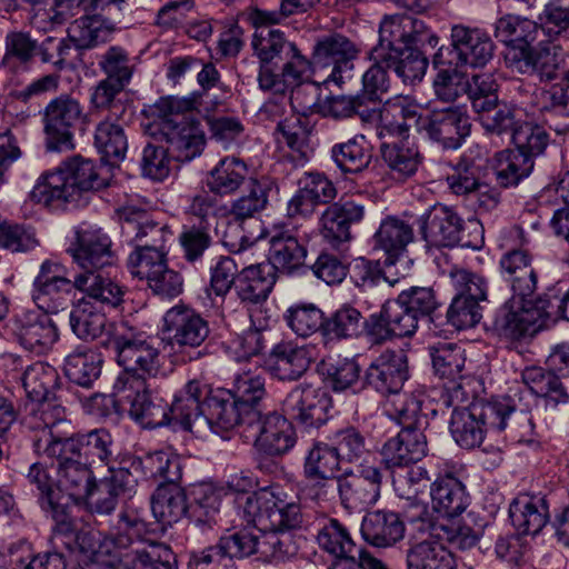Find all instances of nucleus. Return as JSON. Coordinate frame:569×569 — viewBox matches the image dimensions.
<instances>
[{
    "instance_id": "603ef678",
    "label": "nucleus",
    "mask_w": 569,
    "mask_h": 569,
    "mask_svg": "<svg viewBox=\"0 0 569 569\" xmlns=\"http://www.w3.org/2000/svg\"><path fill=\"white\" fill-rule=\"evenodd\" d=\"M409 16L392 14L386 17L379 27L378 44L371 49V59L373 61H383L390 59V54L402 49L408 32Z\"/></svg>"
},
{
    "instance_id": "338daca9",
    "label": "nucleus",
    "mask_w": 569,
    "mask_h": 569,
    "mask_svg": "<svg viewBox=\"0 0 569 569\" xmlns=\"http://www.w3.org/2000/svg\"><path fill=\"white\" fill-rule=\"evenodd\" d=\"M380 150L385 163L395 178L407 179L418 170L420 153L416 147L398 142H383Z\"/></svg>"
},
{
    "instance_id": "72a5a7b5",
    "label": "nucleus",
    "mask_w": 569,
    "mask_h": 569,
    "mask_svg": "<svg viewBox=\"0 0 569 569\" xmlns=\"http://www.w3.org/2000/svg\"><path fill=\"white\" fill-rule=\"evenodd\" d=\"M269 262L273 272L280 270L292 273L298 270L307 258V243L293 230L276 231L269 240Z\"/></svg>"
},
{
    "instance_id": "bb28decb",
    "label": "nucleus",
    "mask_w": 569,
    "mask_h": 569,
    "mask_svg": "<svg viewBox=\"0 0 569 569\" xmlns=\"http://www.w3.org/2000/svg\"><path fill=\"white\" fill-rule=\"evenodd\" d=\"M499 267L512 297L522 301L531 298L538 286V272L532 266V256L525 249H512L502 254Z\"/></svg>"
},
{
    "instance_id": "f257e3e1",
    "label": "nucleus",
    "mask_w": 569,
    "mask_h": 569,
    "mask_svg": "<svg viewBox=\"0 0 569 569\" xmlns=\"http://www.w3.org/2000/svg\"><path fill=\"white\" fill-rule=\"evenodd\" d=\"M196 97H162L151 108L161 119L160 133L168 143L167 150L178 161H190L198 157L206 144L200 122L188 114L196 109Z\"/></svg>"
},
{
    "instance_id": "dca6fc26",
    "label": "nucleus",
    "mask_w": 569,
    "mask_h": 569,
    "mask_svg": "<svg viewBox=\"0 0 569 569\" xmlns=\"http://www.w3.org/2000/svg\"><path fill=\"white\" fill-rule=\"evenodd\" d=\"M471 122L467 109L459 104L432 108L420 121V131L446 149H458L470 134Z\"/></svg>"
},
{
    "instance_id": "a18cd8bd",
    "label": "nucleus",
    "mask_w": 569,
    "mask_h": 569,
    "mask_svg": "<svg viewBox=\"0 0 569 569\" xmlns=\"http://www.w3.org/2000/svg\"><path fill=\"white\" fill-rule=\"evenodd\" d=\"M274 23L252 24L256 29L252 38V48L260 63L277 67L286 56L293 51L295 43L286 39L279 29H272Z\"/></svg>"
},
{
    "instance_id": "aec40b11",
    "label": "nucleus",
    "mask_w": 569,
    "mask_h": 569,
    "mask_svg": "<svg viewBox=\"0 0 569 569\" xmlns=\"http://www.w3.org/2000/svg\"><path fill=\"white\" fill-rule=\"evenodd\" d=\"M258 538L251 533L239 531L220 538L216 546L200 551H192L188 567L212 566L230 569L236 561L244 559L257 551Z\"/></svg>"
},
{
    "instance_id": "7c9ffc66",
    "label": "nucleus",
    "mask_w": 569,
    "mask_h": 569,
    "mask_svg": "<svg viewBox=\"0 0 569 569\" xmlns=\"http://www.w3.org/2000/svg\"><path fill=\"white\" fill-rule=\"evenodd\" d=\"M7 360L13 365L14 370H22L20 380L29 400L32 402L49 400L59 380L54 367L43 361H36L24 366L23 359L13 353H10Z\"/></svg>"
},
{
    "instance_id": "f8f14e48",
    "label": "nucleus",
    "mask_w": 569,
    "mask_h": 569,
    "mask_svg": "<svg viewBox=\"0 0 569 569\" xmlns=\"http://www.w3.org/2000/svg\"><path fill=\"white\" fill-rule=\"evenodd\" d=\"M317 541L319 547L332 557L335 566H345L349 569H387L372 553L358 548L349 530L337 519L331 518L323 523L318 530Z\"/></svg>"
},
{
    "instance_id": "79ce46f5",
    "label": "nucleus",
    "mask_w": 569,
    "mask_h": 569,
    "mask_svg": "<svg viewBox=\"0 0 569 569\" xmlns=\"http://www.w3.org/2000/svg\"><path fill=\"white\" fill-rule=\"evenodd\" d=\"M154 518L163 526H172L189 516L187 496L179 481L159 483L151 499Z\"/></svg>"
},
{
    "instance_id": "a878e982",
    "label": "nucleus",
    "mask_w": 569,
    "mask_h": 569,
    "mask_svg": "<svg viewBox=\"0 0 569 569\" xmlns=\"http://www.w3.org/2000/svg\"><path fill=\"white\" fill-rule=\"evenodd\" d=\"M363 217L365 207L353 200L330 203L319 218L320 232L328 243L338 248L351 240V226Z\"/></svg>"
},
{
    "instance_id": "393cba45",
    "label": "nucleus",
    "mask_w": 569,
    "mask_h": 569,
    "mask_svg": "<svg viewBox=\"0 0 569 569\" xmlns=\"http://www.w3.org/2000/svg\"><path fill=\"white\" fill-rule=\"evenodd\" d=\"M537 42V47L532 44L526 51L506 52V64L521 74L537 76L540 81L553 80L559 69L560 48L550 41Z\"/></svg>"
},
{
    "instance_id": "13d9d810",
    "label": "nucleus",
    "mask_w": 569,
    "mask_h": 569,
    "mask_svg": "<svg viewBox=\"0 0 569 569\" xmlns=\"http://www.w3.org/2000/svg\"><path fill=\"white\" fill-rule=\"evenodd\" d=\"M94 146L102 160L109 164H116L126 157L128 139L119 123L103 120L96 128Z\"/></svg>"
},
{
    "instance_id": "6e6552de",
    "label": "nucleus",
    "mask_w": 569,
    "mask_h": 569,
    "mask_svg": "<svg viewBox=\"0 0 569 569\" xmlns=\"http://www.w3.org/2000/svg\"><path fill=\"white\" fill-rule=\"evenodd\" d=\"M450 40V48H440L435 54L436 67L483 68L493 58L496 46L482 29L455 24L451 28Z\"/></svg>"
},
{
    "instance_id": "8fccbe9b",
    "label": "nucleus",
    "mask_w": 569,
    "mask_h": 569,
    "mask_svg": "<svg viewBox=\"0 0 569 569\" xmlns=\"http://www.w3.org/2000/svg\"><path fill=\"white\" fill-rule=\"evenodd\" d=\"M61 168L70 187L76 189V197L80 204L84 193L99 190L107 184L106 179L100 176L98 168L90 159L76 156L61 163Z\"/></svg>"
},
{
    "instance_id": "1a4fd4ad",
    "label": "nucleus",
    "mask_w": 569,
    "mask_h": 569,
    "mask_svg": "<svg viewBox=\"0 0 569 569\" xmlns=\"http://www.w3.org/2000/svg\"><path fill=\"white\" fill-rule=\"evenodd\" d=\"M41 114L47 150L60 152L73 149L74 131L86 120L80 101L62 93L51 99Z\"/></svg>"
},
{
    "instance_id": "5fc2aeb1",
    "label": "nucleus",
    "mask_w": 569,
    "mask_h": 569,
    "mask_svg": "<svg viewBox=\"0 0 569 569\" xmlns=\"http://www.w3.org/2000/svg\"><path fill=\"white\" fill-rule=\"evenodd\" d=\"M112 30L98 14L83 16L71 23L68 37L73 47L88 50L109 41Z\"/></svg>"
},
{
    "instance_id": "c9c22d12",
    "label": "nucleus",
    "mask_w": 569,
    "mask_h": 569,
    "mask_svg": "<svg viewBox=\"0 0 569 569\" xmlns=\"http://www.w3.org/2000/svg\"><path fill=\"white\" fill-rule=\"evenodd\" d=\"M276 280L277 276L270 263L248 266L237 276V297L246 305H259L268 299Z\"/></svg>"
},
{
    "instance_id": "7ed1b4c3",
    "label": "nucleus",
    "mask_w": 569,
    "mask_h": 569,
    "mask_svg": "<svg viewBox=\"0 0 569 569\" xmlns=\"http://www.w3.org/2000/svg\"><path fill=\"white\" fill-rule=\"evenodd\" d=\"M452 407L450 432L455 441L466 449L479 447L488 431L505 430L515 410L507 399H476Z\"/></svg>"
},
{
    "instance_id": "423d86ee",
    "label": "nucleus",
    "mask_w": 569,
    "mask_h": 569,
    "mask_svg": "<svg viewBox=\"0 0 569 569\" xmlns=\"http://www.w3.org/2000/svg\"><path fill=\"white\" fill-rule=\"evenodd\" d=\"M112 343L117 361L123 367V372L116 381L126 377L147 381L158 373L160 351L156 338L121 325L113 335Z\"/></svg>"
},
{
    "instance_id": "052dcab7",
    "label": "nucleus",
    "mask_w": 569,
    "mask_h": 569,
    "mask_svg": "<svg viewBox=\"0 0 569 569\" xmlns=\"http://www.w3.org/2000/svg\"><path fill=\"white\" fill-rule=\"evenodd\" d=\"M74 289H77L76 279L71 281L63 277L50 282L33 284L32 299L44 313H57L70 302Z\"/></svg>"
},
{
    "instance_id": "e433bc0d",
    "label": "nucleus",
    "mask_w": 569,
    "mask_h": 569,
    "mask_svg": "<svg viewBox=\"0 0 569 569\" xmlns=\"http://www.w3.org/2000/svg\"><path fill=\"white\" fill-rule=\"evenodd\" d=\"M248 164L237 157H224L207 173L204 184L219 197H228L249 183Z\"/></svg>"
},
{
    "instance_id": "20e7f679",
    "label": "nucleus",
    "mask_w": 569,
    "mask_h": 569,
    "mask_svg": "<svg viewBox=\"0 0 569 569\" xmlns=\"http://www.w3.org/2000/svg\"><path fill=\"white\" fill-rule=\"evenodd\" d=\"M240 509L247 525L264 533L293 530L302 523L300 506L274 488L247 495Z\"/></svg>"
},
{
    "instance_id": "0eeeda50",
    "label": "nucleus",
    "mask_w": 569,
    "mask_h": 569,
    "mask_svg": "<svg viewBox=\"0 0 569 569\" xmlns=\"http://www.w3.org/2000/svg\"><path fill=\"white\" fill-rule=\"evenodd\" d=\"M56 442H62L58 435L53 436L50 432L43 433L42 437L36 441V453L39 457L56 459L58 461L56 478L58 497L64 493L73 501L86 500L93 493V488L96 487V478L91 466L83 459L78 458V455L62 452L61 455H53L51 450L49 451V449H47V443L53 446ZM49 448L51 449V447Z\"/></svg>"
},
{
    "instance_id": "49530a36",
    "label": "nucleus",
    "mask_w": 569,
    "mask_h": 569,
    "mask_svg": "<svg viewBox=\"0 0 569 569\" xmlns=\"http://www.w3.org/2000/svg\"><path fill=\"white\" fill-rule=\"evenodd\" d=\"M378 116L382 122V128L378 132L380 138L385 137V131L399 137L405 136L411 122L420 130V121L425 118L419 114V107L409 103L405 98L387 102Z\"/></svg>"
},
{
    "instance_id": "412c9836",
    "label": "nucleus",
    "mask_w": 569,
    "mask_h": 569,
    "mask_svg": "<svg viewBox=\"0 0 569 569\" xmlns=\"http://www.w3.org/2000/svg\"><path fill=\"white\" fill-rule=\"evenodd\" d=\"M250 436L256 448L268 456H282L296 443V431L292 422L282 412L262 415L258 411L257 421L249 426Z\"/></svg>"
},
{
    "instance_id": "473e14b6",
    "label": "nucleus",
    "mask_w": 569,
    "mask_h": 569,
    "mask_svg": "<svg viewBox=\"0 0 569 569\" xmlns=\"http://www.w3.org/2000/svg\"><path fill=\"white\" fill-rule=\"evenodd\" d=\"M528 301L511 298L499 308L493 328L500 337L516 341L535 332L536 319Z\"/></svg>"
},
{
    "instance_id": "3c124183",
    "label": "nucleus",
    "mask_w": 569,
    "mask_h": 569,
    "mask_svg": "<svg viewBox=\"0 0 569 569\" xmlns=\"http://www.w3.org/2000/svg\"><path fill=\"white\" fill-rule=\"evenodd\" d=\"M533 166V160L521 152L510 149L501 150L495 156L496 181L502 188L516 187L530 176Z\"/></svg>"
},
{
    "instance_id": "c756f323",
    "label": "nucleus",
    "mask_w": 569,
    "mask_h": 569,
    "mask_svg": "<svg viewBox=\"0 0 569 569\" xmlns=\"http://www.w3.org/2000/svg\"><path fill=\"white\" fill-rule=\"evenodd\" d=\"M312 362V349L292 341H281L270 351L268 368L270 373L281 381H296L309 369Z\"/></svg>"
},
{
    "instance_id": "864d4df0",
    "label": "nucleus",
    "mask_w": 569,
    "mask_h": 569,
    "mask_svg": "<svg viewBox=\"0 0 569 569\" xmlns=\"http://www.w3.org/2000/svg\"><path fill=\"white\" fill-rule=\"evenodd\" d=\"M132 467L141 471V477L162 480L161 483L174 482L181 479V466L177 457L166 451H154L143 457H134Z\"/></svg>"
},
{
    "instance_id": "680f3d73",
    "label": "nucleus",
    "mask_w": 569,
    "mask_h": 569,
    "mask_svg": "<svg viewBox=\"0 0 569 569\" xmlns=\"http://www.w3.org/2000/svg\"><path fill=\"white\" fill-rule=\"evenodd\" d=\"M69 321L73 333L84 340L101 337L108 325L106 315L87 300H80L73 306Z\"/></svg>"
},
{
    "instance_id": "c85d7f7f",
    "label": "nucleus",
    "mask_w": 569,
    "mask_h": 569,
    "mask_svg": "<svg viewBox=\"0 0 569 569\" xmlns=\"http://www.w3.org/2000/svg\"><path fill=\"white\" fill-rule=\"evenodd\" d=\"M12 332L27 350L42 353L58 339V330L48 313L26 312L16 316Z\"/></svg>"
},
{
    "instance_id": "2eb2a0df",
    "label": "nucleus",
    "mask_w": 569,
    "mask_h": 569,
    "mask_svg": "<svg viewBox=\"0 0 569 569\" xmlns=\"http://www.w3.org/2000/svg\"><path fill=\"white\" fill-rule=\"evenodd\" d=\"M331 398L320 388L301 383L293 387L281 402V410L297 425L306 428H320L329 419Z\"/></svg>"
},
{
    "instance_id": "69168bd1",
    "label": "nucleus",
    "mask_w": 569,
    "mask_h": 569,
    "mask_svg": "<svg viewBox=\"0 0 569 569\" xmlns=\"http://www.w3.org/2000/svg\"><path fill=\"white\" fill-rule=\"evenodd\" d=\"M408 569H457V557L441 545L432 546L422 541L416 545L407 556Z\"/></svg>"
},
{
    "instance_id": "2f4dec72",
    "label": "nucleus",
    "mask_w": 569,
    "mask_h": 569,
    "mask_svg": "<svg viewBox=\"0 0 569 569\" xmlns=\"http://www.w3.org/2000/svg\"><path fill=\"white\" fill-rule=\"evenodd\" d=\"M74 190L70 187L63 169L59 166L54 170L43 172L38 178L31 191V198L49 209L61 210L69 206H80Z\"/></svg>"
},
{
    "instance_id": "a19ab883",
    "label": "nucleus",
    "mask_w": 569,
    "mask_h": 569,
    "mask_svg": "<svg viewBox=\"0 0 569 569\" xmlns=\"http://www.w3.org/2000/svg\"><path fill=\"white\" fill-rule=\"evenodd\" d=\"M40 56V43L29 32L10 31L4 38V54L0 62V77L24 72Z\"/></svg>"
},
{
    "instance_id": "c03bdc74",
    "label": "nucleus",
    "mask_w": 569,
    "mask_h": 569,
    "mask_svg": "<svg viewBox=\"0 0 569 569\" xmlns=\"http://www.w3.org/2000/svg\"><path fill=\"white\" fill-rule=\"evenodd\" d=\"M101 355L89 347H77L64 360V375L72 383L91 388L101 375Z\"/></svg>"
},
{
    "instance_id": "58836bf2",
    "label": "nucleus",
    "mask_w": 569,
    "mask_h": 569,
    "mask_svg": "<svg viewBox=\"0 0 569 569\" xmlns=\"http://www.w3.org/2000/svg\"><path fill=\"white\" fill-rule=\"evenodd\" d=\"M361 535L371 546L387 548L403 538L405 523L393 511H371L362 519Z\"/></svg>"
},
{
    "instance_id": "39448f33",
    "label": "nucleus",
    "mask_w": 569,
    "mask_h": 569,
    "mask_svg": "<svg viewBox=\"0 0 569 569\" xmlns=\"http://www.w3.org/2000/svg\"><path fill=\"white\" fill-rule=\"evenodd\" d=\"M420 231L429 246L438 248L461 247L477 250L483 243L482 226L479 221L466 222L455 209L441 204L433 207L420 219Z\"/></svg>"
},
{
    "instance_id": "4468645a",
    "label": "nucleus",
    "mask_w": 569,
    "mask_h": 569,
    "mask_svg": "<svg viewBox=\"0 0 569 569\" xmlns=\"http://www.w3.org/2000/svg\"><path fill=\"white\" fill-rule=\"evenodd\" d=\"M312 53L315 69H330L326 81L341 86L353 78L359 50L343 34L332 33L319 38Z\"/></svg>"
},
{
    "instance_id": "a211bd4d",
    "label": "nucleus",
    "mask_w": 569,
    "mask_h": 569,
    "mask_svg": "<svg viewBox=\"0 0 569 569\" xmlns=\"http://www.w3.org/2000/svg\"><path fill=\"white\" fill-rule=\"evenodd\" d=\"M163 322L172 348L181 352L199 348L210 335L208 320L184 305L170 308L164 313Z\"/></svg>"
},
{
    "instance_id": "37998d69",
    "label": "nucleus",
    "mask_w": 569,
    "mask_h": 569,
    "mask_svg": "<svg viewBox=\"0 0 569 569\" xmlns=\"http://www.w3.org/2000/svg\"><path fill=\"white\" fill-rule=\"evenodd\" d=\"M330 159L343 174L365 171L372 160V150L363 134H357L345 142L335 143Z\"/></svg>"
},
{
    "instance_id": "b1692460",
    "label": "nucleus",
    "mask_w": 569,
    "mask_h": 569,
    "mask_svg": "<svg viewBox=\"0 0 569 569\" xmlns=\"http://www.w3.org/2000/svg\"><path fill=\"white\" fill-rule=\"evenodd\" d=\"M110 237L101 229H79L67 252L82 272H100L112 264L114 254Z\"/></svg>"
},
{
    "instance_id": "9d476101",
    "label": "nucleus",
    "mask_w": 569,
    "mask_h": 569,
    "mask_svg": "<svg viewBox=\"0 0 569 569\" xmlns=\"http://www.w3.org/2000/svg\"><path fill=\"white\" fill-rule=\"evenodd\" d=\"M546 363L548 370L541 367L525 368L521 372L522 382L533 395L543 398L547 407L568 403L567 388L555 372L569 376V343L553 347Z\"/></svg>"
},
{
    "instance_id": "9b49d317",
    "label": "nucleus",
    "mask_w": 569,
    "mask_h": 569,
    "mask_svg": "<svg viewBox=\"0 0 569 569\" xmlns=\"http://www.w3.org/2000/svg\"><path fill=\"white\" fill-rule=\"evenodd\" d=\"M435 373L445 382L446 395L442 401L447 406L467 403L472 393L466 389L470 378L465 373V350L451 342L438 343L430 348Z\"/></svg>"
},
{
    "instance_id": "4d7b16f0",
    "label": "nucleus",
    "mask_w": 569,
    "mask_h": 569,
    "mask_svg": "<svg viewBox=\"0 0 569 569\" xmlns=\"http://www.w3.org/2000/svg\"><path fill=\"white\" fill-rule=\"evenodd\" d=\"M7 560L4 566L13 569H36L52 567L53 569H66L67 562L64 556L59 552H44L36 555L31 545L20 541L12 545L4 555Z\"/></svg>"
},
{
    "instance_id": "4be33fe9",
    "label": "nucleus",
    "mask_w": 569,
    "mask_h": 569,
    "mask_svg": "<svg viewBox=\"0 0 569 569\" xmlns=\"http://www.w3.org/2000/svg\"><path fill=\"white\" fill-rule=\"evenodd\" d=\"M209 392V386L201 380L188 381L169 406L170 422H179L184 430L194 435H204L208 430V420L203 412V401H207Z\"/></svg>"
},
{
    "instance_id": "f3484780",
    "label": "nucleus",
    "mask_w": 569,
    "mask_h": 569,
    "mask_svg": "<svg viewBox=\"0 0 569 569\" xmlns=\"http://www.w3.org/2000/svg\"><path fill=\"white\" fill-rule=\"evenodd\" d=\"M62 442L51 446V452L78 455L89 466L99 463L101 466H113L117 463V447L111 433L103 428L94 429L86 435L60 438ZM50 443L47 449L50 451Z\"/></svg>"
},
{
    "instance_id": "6e6d98bb",
    "label": "nucleus",
    "mask_w": 569,
    "mask_h": 569,
    "mask_svg": "<svg viewBox=\"0 0 569 569\" xmlns=\"http://www.w3.org/2000/svg\"><path fill=\"white\" fill-rule=\"evenodd\" d=\"M30 485L37 487L40 496L41 507L50 513L56 521H63L66 516L64 503L62 497H58L56 480L51 478L48 470L41 462H34L30 466L27 473Z\"/></svg>"
},
{
    "instance_id": "f704fd0d",
    "label": "nucleus",
    "mask_w": 569,
    "mask_h": 569,
    "mask_svg": "<svg viewBox=\"0 0 569 569\" xmlns=\"http://www.w3.org/2000/svg\"><path fill=\"white\" fill-rule=\"evenodd\" d=\"M432 509L441 520L456 518L469 505L465 485L451 473L439 476L430 487Z\"/></svg>"
},
{
    "instance_id": "cd10ccee",
    "label": "nucleus",
    "mask_w": 569,
    "mask_h": 569,
    "mask_svg": "<svg viewBox=\"0 0 569 569\" xmlns=\"http://www.w3.org/2000/svg\"><path fill=\"white\" fill-rule=\"evenodd\" d=\"M428 451L425 433L400 430L397 436L389 438L379 453L381 465L389 471L408 468L420 461Z\"/></svg>"
},
{
    "instance_id": "4c0bfd02",
    "label": "nucleus",
    "mask_w": 569,
    "mask_h": 569,
    "mask_svg": "<svg viewBox=\"0 0 569 569\" xmlns=\"http://www.w3.org/2000/svg\"><path fill=\"white\" fill-rule=\"evenodd\" d=\"M509 517L520 535H537L549 519V505L543 496L520 495L509 507Z\"/></svg>"
},
{
    "instance_id": "ddd939ff",
    "label": "nucleus",
    "mask_w": 569,
    "mask_h": 569,
    "mask_svg": "<svg viewBox=\"0 0 569 569\" xmlns=\"http://www.w3.org/2000/svg\"><path fill=\"white\" fill-rule=\"evenodd\" d=\"M203 412L208 420V430L216 435H222L234 428L249 431V426L257 421L258 411L241 406L230 390L211 389L203 401Z\"/></svg>"
},
{
    "instance_id": "6ab92c4d",
    "label": "nucleus",
    "mask_w": 569,
    "mask_h": 569,
    "mask_svg": "<svg viewBox=\"0 0 569 569\" xmlns=\"http://www.w3.org/2000/svg\"><path fill=\"white\" fill-rule=\"evenodd\" d=\"M121 232L136 248L167 251L166 244L172 238L167 224L154 221L150 214L136 207L119 210Z\"/></svg>"
},
{
    "instance_id": "bf43d9fd",
    "label": "nucleus",
    "mask_w": 569,
    "mask_h": 569,
    "mask_svg": "<svg viewBox=\"0 0 569 569\" xmlns=\"http://www.w3.org/2000/svg\"><path fill=\"white\" fill-rule=\"evenodd\" d=\"M189 518L197 526L211 527L217 522L220 509V493L210 483H198L190 490Z\"/></svg>"
},
{
    "instance_id": "5701e85b",
    "label": "nucleus",
    "mask_w": 569,
    "mask_h": 569,
    "mask_svg": "<svg viewBox=\"0 0 569 569\" xmlns=\"http://www.w3.org/2000/svg\"><path fill=\"white\" fill-rule=\"evenodd\" d=\"M408 379V357L402 350L382 351L365 371L367 386L382 396L399 393Z\"/></svg>"
},
{
    "instance_id": "e2e57ef3",
    "label": "nucleus",
    "mask_w": 569,
    "mask_h": 569,
    "mask_svg": "<svg viewBox=\"0 0 569 569\" xmlns=\"http://www.w3.org/2000/svg\"><path fill=\"white\" fill-rule=\"evenodd\" d=\"M375 247L381 248L390 258L398 257L413 240V230L407 222L388 217L373 236Z\"/></svg>"
},
{
    "instance_id": "774afa93",
    "label": "nucleus",
    "mask_w": 569,
    "mask_h": 569,
    "mask_svg": "<svg viewBox=\"0 0 569 569\" xmlns=\"http://www.w3.org/2000/svg\"><path fill=\"white\" fill-rule=\"evenodd\" d=\"M283 319L287 326L301 338H308L321 331L325 337L323 312L315 303H297L291 306L284 313Z\"/></svg>"
},
{
    "instance_id": "f03ea898",
    "label": "nucleus",
    "mask_w": 569,
    "mask_h": 569,
    "mask_svg": "<svg viewBox=\"0 0 569 569\" xmlns=\"http://www.w3.org/2000/svg\"><path fill=\"white\" fill-rule=\"evenodd\" d=\"M114 396L94 395L90 398L93 413L106 417L117 411L118 401L129 405L130 417L143 428L154 429L170 423L169 405L152 397L147 381L126 377L113 385Z\"/></svg>"
},
{
    "instance_id": "ea45409f",
    "label": "nucleus",
    "mask_w": 569,
    "mask_h": 569,
    "mask_svg": "<svg viewBox=\"0 0 569 569\" xmlns=\"http://www.w3.org/2000/svg\"><path fill=\"white\" fill-rule=\"evenodd\" d=\"M493 33L508 47L507 52L526 51L543 36V29L532 20L506 14L496 21Z\"/></svg>"
},
{
    "instance_id": "0e129e2a",
    "label": "nucleus",
    "mask_w": 569,
    "mask_h": 569,
    "mask_svg": "<svg viewBox=\"0 0 569 569\" xmlns=\"http://www.w3.org/2000/svg\"><path fill=\"white\" fill-rule=\"evenodd\" d=\"M76 287L102 305L117 307L122 302V288L111 279L103 277L101 272H80L76 276Z\"/></svg>"
},
{
    "instance_id": "de8ad7c7",
    "label": "nucleus",
    "mask_w": 569,
    "mask_h": 569,
    "mask_svg": "<svg viewBox=\"0 0 569 569\" xmlns=\"http://www.w3.org/2000/svg\"><path fill=\"white\" fill-rule=\"evenodd\" d=\"M429 412L436 413L420 397L409 395L388 410V416L401 426V430L425 433L429 427Z\"/></svg>"
},
{
    "instance_id": "09e8293b",
    "label": "nucleus",
    "mask_w": 569,
    "mask_h": 569,
    "mask_svg": "<svg viewBox=\"0 0 569 569\" xmlns=\"http://www.w3.org/2000/svg\"><path fill=\"white\" fill-rule=\"evenodd\" d=\"M340 470L341 461L331 442L315 441L303 460V477L337 480Z\"/></svg>"
}]
</instances>
